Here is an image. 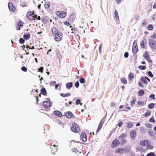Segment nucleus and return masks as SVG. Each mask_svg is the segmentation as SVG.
I'll use <instances>...</instances> for the list:
<instances>
[{"label": "nucleus", "mask_w": 156, "mask_h": 156, "mask_svg": "<svg viewBox=\"0 0 156 156\" xmlns=\"http://www.w3.org/2000/svg\"><path fill=\"white\" fill-rule=\"evenodd\" d=\"M50 32L51 34V36H52L53 37L58 34H60L62 33L55 27H52L51 29Z\"/></svg>", "instance_id": "1"}, {"label": "nucleus", "mask_w": 156, "mask_h": 156, "mask_svg": "<svg viewBox=\"0 0 156 156\" xmlns=\"http://www.w3.org/2000/svg\"><path fill=\"white\" fill-rule=\"evenodd\" d=\"M149 44L151 48L156 49V40L154 39H150L148 41Z\"/></svg>", "instance_id": "2"}, {"label": "nucleus", "mask_w": 156, "mask_h": 156, "mask_svg": "<svg viewBox=\"0 0 156 156\" xmlns=\"http://www.w3.org/2000/svg\"><path fill=\"white\" fill-rule=\"evenodd\" d=\"M46 101H44L43 105L45 108H48L51 105L52 103L49 98H46Z\"/></svg>", "instance_id": "3"}, {"label": "nucleus", "mask_w": 156, "mask_h": 156, "mask_svg": "<svg viewBox=\"0 0 156 156\" xmlns=\"http://www.w3.org/2000/svg\"><path fill=\"white\" fill-rule=\"evenodd\" d=\"M71 130L74 132L78 133L80 131V128L77 124L75 123H73L71 128Z\"/></svg>", "instance_id": "4"}, {"label": "nucleus", "mask_w": 156, "mask_h": 156, "mask_svg": "<svg viewBox=\"0 0 156 156\" xmlns=\"http://www.w3.org/2000/svg\"><path fill=\"white\" fill-rule=\"evenodd\" d=\"M127 135L126 133H123L119 136V138L121 140V144H123L126 142V140L125 138L126 137Z\"/></svg>", "instance_id": "5"}, {"label": "nucleus", "mask_w": 156, "mask_h": 156, "mask_svg": "<svg viewBox=\"0 0 156 156\" xmlns=\"http://www.w3.org/2000/svg\"><path fill=\"white\" fill-rule=\"evenodd\" d=\"M120 142L118 139L114 140L112 142L111 147L113 148H115L118 147L120 144Z\"/></svg>", "instance_id": "6"}, {"label": "nucleus", "mask_w": 156, "mask_h": 156, "mask_svg": "<svg viewBox=\"0 0 156 156\" xmlns=\"http://www.w3.org/2000/svg\"><path fill=\"white\" fill-rule=\"evenodd\" d=\"M55 13L57 16L61 18H64L66 15V13L63 11H56Z\"/></svg>", "instance_id": "7"}, {"label": "nucleus", "mask_w": 156, "mask_h": 156, "mask_svg": "<svg viewBox=\"0 0 156 156\" xmlns=\"http://www.w3.org/2000/svg\"><path fill=\"white\" fill-rule=\"evenodd\" d=\"M55 40L57 42H59L61 41L63 37L62 33L60 34H58L53 37Z\"/></svg>", "instance_id": "8"}, {"label": "nucleus", "mask_w": 156, "mask_h": 156, "mask_svg": "<svg viewBox=\"0 0 156 156\" xmlns=\"http://www.w3.org/2000/svg\"><path fill=\"white\" fill-rule=\"evenodd\" d=\"M105 119L103 118L100 121V122L99 124V125L97 129L96 132L98 133L100 131L101 129V128L103 124L105 122Z\"/></svg>", "instance_id": "9"}, {"label": "nucleus", "mask_w": 156, "mask_h": 156, "mask_svg": "<svg viewBox=\"0 0 156 156\" xmlns=\"http://www.w3.org/2000/svg\"><path fill=\"white\" fill-rule=\"evenodd\" d=\"M35 16L34 13L31 12H28L27 14V17L31 20H35Z\"/></svg>", "instance_id": "10"}, {"label": "nucleus", "mask_w": 156, "mask_h": 156, "mask_svg": "<svg viewBox=\"0 0 156 156\" xmlns=\"http://www.w3.org/2000/svg\"><path fill=\"white\" fill-rule=\"evenodd\" d=\"M138 51L137 44L134 41L132 47V51L133 53L136 54Z\"/></svg>", "instance_id": "11"}, {"label": "nucleus", "mask_w": 156, "mask_h": 156, "mask_svg": "<svg viewBox=\"0 0 156 156\" xmlns=\"http://www.w3.org/2000/svg\"><path fill=\"white\" fill-rule=\"evenodd\" d=\"M143 57L150 63H152V62L151 59L150 58L149 56L148 53L145 51L143 55Z\"/></svg>", "instance_id": "12"}, {"label": "nucleus", "mask_w": 156, "mask_h": 156, "mask_svg": "<svg viewBox=\"0 0 156 156\" xmlns=\"http://www.w3.org/2000/svg\"><path fill=\"white\" fill-rule=\"evenodd\" d=\"M80 137L83 142H85L87 139V135L84 132H82L80 135Z\"/></svg>", "instance_id": "13"}, {"label": "nucleus", "mask_w": 156, "mask_h": 156, "mask_svg": "<svg viewBox=\"0 0 156 156\" xmlns=\"http://www.w3.org/2000/svg\"><path fill=\"white\" fill-rule=\"evenodd\" d=\"M58 146L55 145H51L50 146L51 152L53 154H54L58 150Z\"/></svg>", "instance_id": "14"}, {"label": "nucleus", "mask_w": 156, "mask_h": 156, "mask_svg": "<svg viewBox=\"0 0 156 156\" xmlns=\"http://www.w3.org/2000/svg\"><path fill=\"white\" fill-rule=\"evenodd\" d=\"M115 152L122 154L125 152V149L123 148H118L115 150Z\"/></svg>", "instance_id": "15"}, {"label": "nucleus", "mask_w": 156, "mask_h": 156, "mask_svg": "<svg viewBox=\"0 0 156 156\" xmlns=\"http://www.w3.org/2000/svg\"><path fill=\"white\" fill-rule=\"evenodd\" d=\"M69 119L71 118H74V116L72 113L70 112H67L65 115Z\"/></svg>", "instance_id": "16"}, {"label": "nucleus", "mask_w": 156, "mask_h": 156, "mask_svg": "<svg viewBox=\"0 0 156 156\" xmlns=\"http://www.w3.org/2000/svg\"><path fill=\"white\" fill-rule=\"evenodd\" d=\"M8 7L9 10L11 11L14 12L16 8L11 2H9L8 4Z\"/></svg>", "instance_id": "17"}, {"label": "nucleus", "mask_w": 156, "mask_h": 156, "mask_svg": "<svg viewBox=\"0 0 156 156\" xmlns=\"http://www.w3.org/2000/svg\"><path fill=\"white\" fill-rule=\"evenodd\" d=\"M136 136V133L135 130H133L130 133V136L131 139H134Z\"/></svg>", "instance_id": "18"}, {"label": "nucleus", "mask_w": 156, "mask_h": 156, "mask_svg": "<svg viewBox=\"0 0 156 156\" xmlns=\"http://www.w3.org/2000/svg\"><path fill=\"white\" fill-rule=\"evenodd\" d=\"M23 26V23L20 20L17 22V26L16 27L17 30H20V27H22Z\"/></svg>", "instance_id": "19"}, {"label": "nucleus", "mask_w": 156, "mask_h": 156, "mask_svg": "<svg viewBox=\"0 0 156 156\" xmlns=\"http://www.w3.org/2000/svg\"><path fill=\"white\" fill-rule=\"evenodd\" d=\"M149 142L148 140H146L141 141L140 142V146L143 147L145 146H147Z\"/></svg>", "instance_id": "20"}, {"label": "nucleus", "mask_w": 156, "mask_h": 156, "mask_svg": "<svg viewBox=\"0 0 156 156\" xmlns=\"http://www.w3.org/2000/svg\"><path fill=\"white\" fill-rule=\"evenodd\" d=\"M76 16L75 14H71L68 18V20L70 21H73L75 19Z\"/></svg>", "instance_id": "21"}, {"label": "nucleus", "mask_w": 156, "mask_h": 156, "mask_svg": "<svg viewBox=\"0 0 156 156\" xmlns=\"http://www.w3.org/2000/svg\"><path fill=\"white\" fill-rule=\"evenodd\" d=\"M54 114L56 116L59 117H61L62 116V114L60 111H56L54 112Z\"/></svg>", "instance_id": "22"}, {"label": "nucleus", "mask_w": 156, "mask_h": 156, "mask_svg": "<svg viewBox=\"0 0 156 156\" xmlns=\"http://www.w3.org/2000/svg\"><path fill=\"white\" fill-rule=\"evenodd\" d=\"M128 78L129 80H133L134 78V73L130 72L128 75Z\"/></svg>", "instance_id": "23"}, {"label": "nucleus", "mask_w": 156, "mask_h": 156, "mask_svg": "<svg viewBox=\"0 0 156 156\" xmlns=\"http://www.w3.org/2000/svg\"><path fill=\"white\" fill-rule=\"evenodd\" d=\"M115 17V20H119V17L118 12L116 9H115L114 11Z\"/></svg>", "instance_id": "24"}, {"label": "nucleus", "mask_w": 156, "mask_h": 156, "mask_svg": "<svg viewBox=\"0 0 156 156\" xmlns=\"http://www.w3.org/2000/svg\"><path fill=\"white\" fill-rule=\"evenodd\" d=\"M41 94L44 95H46L47 93L46 90L44 88H43L41 90Z\"/></svg>", "instance_id": "25"}, {"label": "nucleus", "mask_w": 156, "mask_h": 156, "mask_svg": "<svg viewBox=\"0 0 156 156\" xmlns=\"http://www.w3.org/2000/svg\"><path fill=\"white\" fill-rule=\"evenodd\" d=\"M127 127L128 129L132 128L133 126V124L131 122H127L126 123Z\"/></svg>", "instance_id": "26"}, {"label": "nucleus", "mask_w": 156, "mask_h": 156, "mask_svg": "<svg viewBox=\"0 0 156 156\" xmlns=\"http://www.w3.org/2000/svg\"><path fill=\"white\" fill-rule=\"evenodd\" d=\"M30 35L29 34H24L23 36V37L25 40H28L30 38Z\"/></svg>", "instance_id": "27"}, {"label": "nucleus", "mask_w": 156, "mask_h": 156, "mask_svg": "<svg viewBox=\"0 0 156 156\" xmlns=\"http://www.w3.org/2000/svg\"><path fill=\"white\" fill-rule=\"evenodd\" d=\"M147 149H151L153 148V146L151 144V143L149 142L147 145Z\"/></svg>", "instance_id": "28"}, {"label": "nucleus", "mask_w": 156, "mask_h": 156, "mask_svg": "<svg viewBox=\"0 0 156 156\" xmlns=\"http://www.w3.org/2000/svg\"><path fill=\"white\" fill-rule=\"evenodd\" d=\"M66 87L67 89H70L73 86L72 83V82L68 83L66 84Z\"/></svg>", "instance_id": "29"}, {"label": "nucleus", "mask_w": 156, "mask_h": 156, "mask_svg": "<svg viewBox=\"0 0 156 156\" xmlns=\"http://www.w3.org/2000/svg\"><path fill=\"white\" fill-rule=\"evenodd\" d=\"M60 95L62 97H66L70 96L71 95V94L69 93H67L66 94L61 93L60 94Z\"/></svg>", "instance_id": "30"}, {"label": "nucleus", "mask_w": 156, "mask_h": 156, "mask_svg": "<svg viewBox=\"0 0 156 156\" xmlns=\"http://www.w3.org/2000/svg\"><path fill=\"white\" fill-rule=\"evenodd\" d=\"M141 81L145 84H147L148 82L144 77H142L140 78Z\"/></svg>", "instance_id": "31"}, {"label": "nucleus", "mask_w": 156, "mask_h": 156, "mask_svg": "<svg viewBox=\"0 0 156 156\" xmlns=\"http://www.w3.org/2000/svg\"><path fill=\"white\" fill-rule=\"evenodd\" d=\"M121 82L124 84H126L127 83V81L126 79L124 77L122 78L121 79Z\"/></svg>", "instance_id": "32"}, {"label": "nucleus", "mask_w": 156, "mask_h": 156, "mask_svg": "<svg viewBox=\"0 0 156 156\" xmlns=\"http://www.w3.org/2000/svg\"><path fill=\"white\" fill-rule=\"evenodd\" d=\"M144 94V92L143 90H140L138 92V95L140 96H142Z\"/></svg>", "instance_id": "33"}, {"label": "nucleus", "mask_w": 156, "mask_h": 156, "mask_svg": "<svg viewBox=\"0 0 156 156\" xmlns=\"http://www.w3.org/2000/svg\"><path fill=\"white\" fill-rule=\"evenodd\" d=\"M151 112L149 110H147V112H146L144 114V116L145 117H148L149 115H150L151 114Z\"/></svg>", "instance_id": "34"}, {"label": "nucleus", "mask_w": 156, "mask_h": 156, "mask_svg": "<svg viewBox=\"0 0 156 156\" xmlns=\"http://www.w3.org/2000/svg\"><path fill=\"white\" fill-rule=\"evenodd\" d=\"M154 107V103H150L148 105V107L150 109H152Z\"/></svg>", "instance_id": "35"}, {"label": "nucleus", "mask_w": 156, "mask_h": 156, "mask_svg": "<svg viewBox=\"0 0 156 156\" xmlns=\"http://www.w3.org/2000/svg\"><path fill=\"white\" fill-rule=\"evenodd\" d=\"M140 46L141 48H144V40H142L140 43Z\"/></svg>", "instance_id": "36"}, {"label": "nucleus", "mask_w": 156, "mask_h": 156, "mask_svg": "<svg viewBox=\"0 0 156 156\" xmlns=\"http://www.w3.org/2000/svg\"><path fill=\"white\" fill-rule=\"evenodd\" d=\"M138 105L140 106H143L144 104V101H138L137 102Z\"/></svg>", "instance_id": "37"}, {"label": "nucleus", "mask_w": 156, "mask_h": 156, "mask_svg": "<svg viewBox=\"0 0 156 156\" xmlns=\"http://www.w3.org/2000/svg\"><path fill=\"white\" fill-rule=\"evenodd\" d=\"M56 81H51L49 83V85L50 86H53L56 83Z\"/></svg>", "instance_id": "38"}, {"label": "nucleus", "mask_w": 156, "mask_h": 156, "mask_svg": "<svg viewBox=\"0 0 156 156\" xmlns=\"http://www.w3.org/2000/svg\"><path fill=\"white\" fill-rule=\"evenodd\" d=\"M138 68L140 70H144L146 69V66H139Z\"/></svg>", "instance_id": "39"}, {"label": "nucleus", "mask_w": 156, "mask_h": 156, "mask_svg": "<svg viewBox=\"0 0 156 156\" xmlns=\"http://www.w3.org/2000/svg\"><path fill=\"white\" fill-rule=\"evenodd\" d=\"M147 29L148 30H152L153 29L152 25L151 24L149 25L147 27Z\"/></svg>", "instance_id": "40"}, {"label": "nucleus", "mask_w": 156, "mask_h": 156, "mask_svg": "<svg viewBox=\"0 0 156 156\" xmlns=\"http://www.w3.org/2000/svg\"><path fill=\"white\" fill-rule=\"evenodd\" d=\"M80 82L81 83H84L85 82L84 79L83 78H81L79 80Z\"/></svg>", "instance_id": "41"}, {"label": "nucleus", "mask_w": 156, "mask_h": 156, "mask_svg": "<svg viewBox=\"0 0 156 156\" xmlns=\"http://www.w3.org/2000/svg\"><path fill=\"white\" fill-rule=\"evenodd\" d=\"M72 31L71 32V33H76V29L75 28H72L71 29Z\"/></svg>", "instance_id": "42"}, {"label": "nucleus", "mask_w": 156, "mask_h": 156, "mask_svg": "<svg viewBox=\"0 0 156 156\" xmlns=\"http://www.w3.org/2000/svg\"><path fill=\"white\" fill-rule=\"evenodd\" d=\"M19 41L20 43L23 44L24 42V40L22 38H20L19 39Z\"/></svg>", "instance_id": "43"}, {"label": "nucleus", "mask_w": 156, "mask_h": 156, "mask_svg": "<svg viewBox=\"0 0 156 156\" xmlns=\"http://www.w3.org/2000/svg\"><path fill=\"white\" fill-rule=\"evenodd\" d=\"M125 149V152L126 153L130 151V147H126L124 148Z\"/></svg>", "instance_id": "44"}, {"label": "nucleus", "mask_w": 156, "mask_h": 156, "mask_svg": "<svg viewBox=\"0 0 156 156\" xmlns=\"http://www.w3.org/2000/svg\"><path fill=\"white\" fill-rule=\"evenodd\" d=\"M149 121L151 122L154 123L155 122V120L154 119V117H152L150 119Z\"/></svg>", "instance_id": "45"}, {"label": "nucleus", "mask_w": 156, "mask_h": 156, "mask_svg": "<svg viewBox=\"0 0 156 156\" xmlns=\"http://www.w3.org/2000/svg\"><path fill=\"white\" fill-rule=\"evenodd\" d=\"M147 156H156L155 154L153 152H150L148 153Z\"/></svg>", "instance_id": "46"}, {"label": "nucleus", "mask_w": 156, "mask_h": 156, "mask_svg": "<svg viewBox=\"0 0 156 156\" xmlns=\"http://www.w3.org/2000/svg\"><path fill=\"white\" fill-rule=\"evenodd\" d=\"M21 70L24 72H27V68L25 66H23L21 67Z\"/></svg>", "instance_id": "47"}, {"label": "nucleus", "mask_w": 156, "mask_h": 156, "mask_svg": "<svg viewBox=\"0 0 156 156\" xmlns=\"http://www.w3.org/2000/svg\"><path fill=\"white\" fill-rule=\"evenodd\" d=\"M43 68L42 67H41L40 68L38 69V71L40 72L41 73L43 72Z\"/></svg>", "instance_id": "48"}, {"label": "nucleus", "mask_w": 156, "mask_h": 156, "mask_svg": "<svg viewBox=\"0 0 156 156\" xmlns=\"http://www.w3.org/2000/svg\"><path fill=\"white\" fill-rule=\"evenodd\" d=\"M149 97L154 100H155V96L154 94H151L149 96Z\"/></svg>", "instance_id": "49"}, {"label": "nucleus", "mask_w": 156, "mask_h": 156, "mask_svg": "<svg viewBox=\"0 0 156 156\" xmlns=\"http://www.w3.org/2000/svg\"><path fill=\"white\" fill-rule=\"evenodd\" d=\"M148 74L151 77H153V75L151 71H148Z\"/></svg>", "instance_id": "50"}, {"label": "nucleus", "mask_w": 156, "mask_h": 156, "mask_svg": "<svg viewBox=\"0 0 156 156\" xmlns=\"http://www.w3.org/2000/svg\"><path fill=\"white\" fill-rule=\"evenodd\" d=\"M151 37L153 39H156V34H152Z\"/></svg>", "instance_id": "51"}, {"label": "nucleus", "mask_w": 156, "mask_h": 156, "mask_svg": "<svg viewBox=\"0 0 156 156\" xmlns=\"http://www.w3.org/2000/svg\"><path fill=\"white\" fill-rule=\"evenodd\" d=\"M75 86L76 87L78 88L79 86V83L78 81H77L75 83Z\"/></svg>", "instance_id": "52"}, {"label": "nucleus", "mask_w": 156, "mask_h": 156, "mask_svg": "<svg viewBox=\"0 0 156 156\" xmlns=\"http://www.w3.org/2000/svg\"><path fill=\"white\" fill-rule=\"evenodd\" d=\"M44 7L45 9H48L49 7V5L48 4L45 3L44 5Z\"/></svg>", "instance_id": "53"}, {"label": "nucleus", "mask_w": 156, "mask_h": 156, "mask_svg": "<svg viewBox=\"0 0 156 156\" xmlns=\"http://www.w3.org/2000/svg\"><path fill=\"white\" fill-rule=\"evenodd\" d=\"M147 24V23L146 21H144L142 23V25L143 26H145Z\"/></svg>", "instance_id": "54"}, {"label": "nucleus", "mask_w": 156, "mask_h": 156, "mask_svg": "<svg viewBox=\"0 0 156 156\" xmlns=\"http://www.w3.org/2000/svg\"><path fill=\"white\" fill-rule=\"evenodd\" d=\"M135 101L136 100L135 99H133V100L131 101L130 103L132 105H133L135 104Z\"/></svg>", "instance_id": "55"}, {"label": "nucleus", "mask_w": 156, "mask_h": 156, "mask_svg": "<svg viewBox=\"0 0 156 156\" xmlns=\"http://www.w3.org/2000/svg\"><path fill=\"white\" fill-rule=\"evenodd\" d=\"M72 150L74 152H77L78 151L77 150L76 148H73L72 149Z\"/></svg>", "instance_id": "56"}, {"label": "nucleus", "mask_w": 156, "mask_h": 156, "mask_svg": "<svg viewBox=\"0 0 156 156\" xmlns=\"http://www.w3.org/2000/svg\"><path fill=\"white\" fill-rule=\"evenodd\" d=\"M80 102V101L79 99H77L76 101V104L77 105H79Z\"/></svg>", "instance_id": "57"}, {"label": "nucleus", "mask_w": 156, "mask_h": 156, "mask_svg": "<svg viewBox=\"0 0 156 156\" xmlns=\"http://www.w3.org/2000/svg\"><path fill=\"white\" fill-rule=\"evenodd\" d=\"M138 85H139V86L141 87H144V85H143L142 84V83L140 82H139L138 83Z\"/></svg>", "instance_id": "58"}, {"label": "nucleus", "mask_w": 156, "mask_h": 156, "mask_svg": "<svg viewBox=\"0 0 156 156\" xmlns=\"http://www.w3.org/2000/svg\"><path fill=\"white\" fill-rule=\"evenodd\" d=\"M129 54L127 52H126L124 54V56L125 58H127L128 57Z\"/></svg>", "instance_id": "59"}, {"label": "nucleus", "mask_w": 156, "mask_h": 156, "mask_svg": "<svg viewBox=\"0 0 156 156\" xmlns=\"http://www.w3.org/2000/svg\"><path fill=\"white\" fill-rule=\"evenodd\" d=\"M37 16L36 15L35 16V18L36 19L38 20H40L41 19V17L40 16H38L37 17Z\"/></svg>", "instance_id": "60"}, {"label": "nucleus", "mask_w": 156, "mask_h": 156, "mask_svg": "<svg viewBox=\"0 0 156 156\" xmlns=\"http://www.w3.org/2000/svg\"><path fill=\"white\" fill-rule=\"evenodd\" d=\"M64 23L65 25H67V26H69V23L67 21H65L64 22Z\"/></svg>", "instance_id": "61"}, {"label": "nucleus", "mask_w": 156, "mask_h": 156, "mask_svg": "<svg viewBox=\"0 0 156 156\" xmlns=\"http://www.w3.org/2000/svg\"><path fill=\"white\" fill-rule=\"evenodd\" d=\"M123 124V122H120L118 123V126L119 127H121V126Z\"/></svg>", "instance_id": "62"}, {"label": "nucleus", "mask_w": 156, "mask_h": 156, "mask_svg": "<svg viewBox=\"0 0 156 156\" xmlns=\"http://www.w3.org/2000/svg\"><path fill=\"white\" fill-rule=\"evenodd\" d=\"M148 134L149 135H150L151 136H153L152 132L150 131H149L148 132Z\"/></svg>", "instance_id": "63"}, {"label": "nucleus", "mask_w": 156, "mask_h": 156, "mask_svg": "<svg viewBox=\"0 0 156 156\" xmlns=\"http://www.w3.org/2000/svg\"><path fill=\"white\" fill-rule=\"evenodd\" d=\"M101 48L102 46L101 45L99 47V51L100 52V53H101Z\"/></svg>", "instance_id": "64"}]
</instances>
